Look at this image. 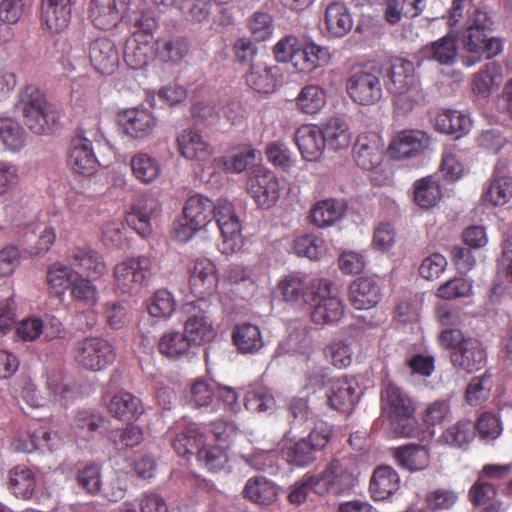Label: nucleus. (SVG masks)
Instances as JSON below:
<instances>
[{
    "mask_svg": "<svg viewBox=\"0 0 512 512\" xmlns=\"http://www.w3.org/2000/svg\"><path fill=\"white\" fill-rule=\"evenodd\" d=\"M185 219L194 225L205 228L212 219L220 231L221 241L218 244L222 254H232L242 246V226L234 205L226 200H218L215 204L207 197L197 194L189 197L184 205Z\"/></svg>",
    "mask_w": 512,
    "mask_h": 512,
    "instance_id": "nucleus-1",
    "label": "nucleus"
},
{
    "mask_svg": "<svg viewBox=\"0 0 512 512\" xmlns=\"http://www.w3.org/2000/svg\"><path fill=\"white\" fill-rule=\"evenodd\" d=\"M494 25L492 12L486 8L473 7L467 10L466 18L460 21V25L451 31L459 35V40L465 51L474 54V60L466 58L463 64L472 67L481 58L491 59L503 50V43L499 38L486 35V31L492 30Z\"/></svg>",
    "mask_w": 512,
    "mask_h": 512,
    "instance_id": "nucleus-2",
    "label": "nucleus"
},
{
    "mask_svg": "<svg viewBox=\"0 0 512 512\" xmlns=\"http://www.w3.org/2000/svg\"><path fill=\"white\" fill-rule=\"evenodd\" d=\"M383 79L387 91L394 97V106L398 113H409L422 100L423 94L413 62L397 59L386 71Z\"/></svg>",
    "mask_w": 512,
    "mask_h": 512,
    "instance_id": "nucleus-3",
    "label": "nucleus"
},
{
    "mask_svg": "<svg viewBox=\"0 0 512 512\" xmlns=\"http://www.w3.org/2000/svg\"><path fill=\"white\" fill-rule=\"evenodd\" d=\"M382 409L388 416L389 430L396 437H413L416 433L414 406L411 398L395 384L382 391Z\"/></svg>",
    "mask_w": 512,
    "mask_h": 512,
    "instance_id": "nucleus-4",
    "label": "nucleus"
},
{
    "mask_svg": "<svg viewBox=\"0 0 512 512\" xmlns=\"http://www.w3.org/2000/svg\"><path fill=\"white\" fill-rule=\"evenodd\" d=\"M20 108L25 124L35 134L50 133L60 119L57 108L34 86H27L22 91Z\"/></svg>",
    "mask_w": 512,
    "mask_h": 512,
    "instance_id": "nucleus-5",
    "label": "nucleus"
},
{
    "mask_svg": "<svg viewBox=\"0 0 512 512\" xmlns=\"http://www.w3.org/2000/svg\"><path fill=\"white\" fill-rule=\"evenodd\" d=\"M358 474L354 458H335L321 473L315 475V493L319 495H348L358 482Z\"/></svg>",
    "mask_w": 512,
    "mask_h": 512,
    "instance_id": "nucleus-6",
    "label": "nucleus"
},
{
    "mask_svg": "<svg viewBox=\"0 0 512 512\" xmlns=\"http://www.w3.org/2000/svg\"><path fill=\"white\" fill-rule=\"evenodd\" d=\"M383 78L384 73L379 66L365 65L354 68L346 81L347 93L356 104L374 105L382 98Z\"/></svg>",
    "mask_w": 512,
    "mask_h": 512,
    "instance_id": "nucleus-7",
    "label": "nucleus"
},
{
    "mask_svg": "<svg viewBox=\"0 0 512 512\" xmlns=\"http://www.w3.org/2000/svg\"><path fill=\"white\" fill-rule=\"evenodd\" d=\"M326 278L314 277L300 273H292L281 278L275 293L293 305L312 304L315 293L327 288Z\"/></svg>",
    "mask_w": 512,
    "mask_h": 512,
    "instance_id": "nucleus-8",
    "label": "nucleus"
},
{
    "mask_svg": "<svg viewBox=\"0 0 512 512\" xmlns=\"http://www.w3.org/2000/svg\"><path fill=\"white\" fill-rule=\"evenodd\" d=\"M155 268V261L148 256L125 259L114 268L118 288L124 293L137 292L148 283Z\"/></svg>",
    "mask_w": 512,
    "mask_h": 512,
    "instance_id": "nucleus-9",
    "label": "nucleus"
},
{
    "mask_svg": "<svg viewBox=\"0 0 512 512\" xmlns=\"http://www.w3.org/2000/svg\"><path fill=\"white\" fill-rule=\"evenodd\" d=\"M210 302L207 299H197L184 304L183 309L187 314L184 324V335L192 346L204 344L215 336V329L207 310Z\"/></svg>",
    "mask_w": 512,
    "mask_h": 512,
    "instance_id": "nucleus-10",
    "label": "nucleus"
},
{
    "mask_svg": "<svg viewBox=\"0 0 512 512\" xmlns=\"http://www.w3.org/2000/svg\"><path fill=\"white\" fill-rule=\"evenodd\" d=\"M74 359L83 368L101 371L115 360L111 344L100 337H87L75 345Z\"/></svg>",
    "mask_w": 512,
    "mask_h": 512,
    "instance_id": "nucleus-11",
    "label": "nucleus"
},
{
    "mask_svg": "<svg viewBox=\"0 0 512 512\" xmlns=\"http://www.w3.org/2000/svg\"><path fill=\"white\" fill-rule=\"evenodd\" d=\"M247 192L258 207L269 209L278 202L282 186L278 177L270 170L260 168L248 178Z\"/></svg>",
    "mask_w": 512,
    "mask_h": 512,
    "instance_id": "nucleus-12",
    "label": "nucleus"
},
{
    "mask_svg": "<svg viewBox=\"0 0 512 512\" xmlns=\"http://www.w3.org/2000/svg\"><path fill=\"white\" fill-rule=\"evenodd\" d=\"M66 161L68 167L77 174L91 176L99 167L98 158L90 139L84 136L73 138L69 144Z\"/></svg>",
    "mask_w": 512,
    "mask_h": 512,
    "instance_id": "nucleus-13",
    "label": "nucleus"
},
{
    "mask_svg": "<svg viewBox=\"0 0 512 512\" xmlns=\"http://www.w3.org/2000/svg\"><path fill=\"white\" fill-rule=\"evenodd\" d=\"M328 284L327 288L318 290L315 293V299L310 306H313L311 311V319L315 324L325 325L338 322L344 313V306L337 293L332 289V282L326 279Z\"/></svg>",
    "mask_w": 512,
    "mask_h": 512,
    "instance_id": "nucleus-14",
    "label": "nucleus"
},
{
    "mask_svg": "<svg viewBox=\"0 0 512 512\" xmlns=\"http://www.w3.org/2000/svg\"><path fill=\"white\" fill-rule=\"evenodd\" d=\"M119 124L123 133L134 140L148 138L157 126V118L144 107H133L119 114Z\"/></svg>",
    "mask_w": 512,
    "mask_h": 512,
    "instance_id": "nucleus-15",
    "label": "nucleus"
},
{
    "mask_svg": "<svg viewBox=\"0 0 512 512\" xmlns=\"http://www.w3.org/2000/svg\"><path fill=\"white\" fill-rule=\"evenodd\" d=\"M189 286L197 299H207L217 289L218 275L215 264L208 258L200 257L189 268Z\"/></svg>",
    "mask_w": 512,
    "mask_h": 512,
    "instance_id": "nucleus-16",
    "label": "nucleus"
},
{
    "mask_svg": "<svg viewBox=\"0 0 512 512\" xmlns=\"http://www.w3.org/2000/svg\"><path fill=\"white\" fill-rule=\"evenodd\" d=\"M356 164L368 171L379 168L384 156V143L375 132L363 133L357 137L353 148Z\"/></svg>",
    "mask_w": 512,
    "mask_h": 512,
    "instance_id": "nucleus-17",
    "label": "nucleus"
},
{
    "mask_svg": "<svg viewBox=\"0 0 512 512\" xmlns=\"http://www.w3.org/2000/svg\"><path fill=\"white\" fill-rule=\"evenodd\" d=\"M78 0H42L40 20L51 33H60L70 24Z\"/></svg>",
    "mask_w": 512,
    "mask_h": 512,
    "instance_id": "nucleus-18",
    "label": "nucleus"
},
{
    "mask_svg": "<svg viewBox=\"0 0 512 512\" xmlns=\"http://www.w3.org/2000/svg\"><path fill=\"white\" fill-rule=\"evenodd\" d=\"M362 392L355 378L343 377L331 382L327 392L328 405L338 411H351Z\"/></svg>",
    "mask_w": 512,
    "mask_h": 512,
    "instance_id": "nucleus-19",
    "label": "nucleus"
},
{
    "mask_svg": "<svg viewBox=\"0 0 512 512\" xmlns=\"http://www.w3.org/2000/svg\"><path fill=\"white\" fill-rule=\"evenodd\" d=\"M131 0H91L89 17L99 29H110L124 18Z\"/></svg>",
    "mask_w": 512,
    "mask_h": 512,
    "instance_id": "nucleus-20",
    "label": "nucleus"
},
{
    "mask_svg": "<svg viewBox=\"0 0 512 512\" xmlns=\"http://www.w3.org/2000/svg\"><path fill=\"white\" fill-rule=\"evenodd\" d=\"M429 144L430 137L424 131L404 130L391 141L389 153L395 159L412 158L427 149Z\"/></svg>",
    "mask_w": 512,
    "mask_h": 512,
    "instance_id": "nucleus-21",
    "label": "nucleus"
},
{
    "mask_svg": "<svg viewBox=\"0 0 512 512\" xmlns=\"http://www.w3.org/2000/svg\"><path fill=\"white\" fill-rule=\"evenodd\" d=\"M62 443V438L57 432L41 430H19L13 437L11 447L14 451L31 453L37 449L53 451Z\"/></svg>",
    "mask_w": 512,
    "mask_h": 512,
    "instance_id": "nucleus-22",
    "label": "nucleus"
},
{
    "mask_svg": "<svg viewBox=\"0 0 512 512\" xmlns=\"http://www.w3.org/2000/svg\"><path fill=\"white\" fill-rule=\"evenodd\" d=\"M176 142L178 152L187 160L205 162L213 154V148L209 142L193 128L182 130L177 135Z\"/></svg>",
    "mask_w": 512,
    "mask_h": 512,
    "instance_id": "nucleus-23",
    "label": "nucleus"
},
{
    "mask_svg": "<svg viewBox=\"0 0 512 512\" xmlns=\"http://www.w3.org/2000/svg\"><path fill=\"white\" fill-rule=\"evenodd\" d=\"M89 58L93 67L101 74H112L120 62L115 43L108 38H97L89 47Z\"/></svg>",
    "mask_w": 512,
    "mask_h": 512,
    "instance_id": "nucleus-24",
    "label": "nucleus"
},
{
    "mask_svg": "<svg viewBox=\"0 0 512 512\" xmlns=\"http://www.w3.org/2000/svg\"><path fill=\"white\" fill-rule=\"evenodd\" d=\"M486 352L481 342L474 338H467L451 354V361L455 367L472 373L481 369L486 363Z\"/></svg>",
    "mask_w": 512,
    "mask_h": 512,
    "instance_id": "nucleus-25",
    "label": "nucleus"
},
{
    "mask_svg": "<svg viewBox=\"0 0 512 512\" xmlns=\"http://www.w3.org/2000/svg\"><path fill=\"white\" fill-rule=\"evenodd\" d=\"M381 299V288L376 280L370 277H359L349 287V301L358 310L375 307Z\"/></svg>",
    "mask_w": 512,
    "mask_h": 512,
    "instance_id": "nucleus-26",
    "label": "nucleus"
},
{
    "mask_svg": "<svg viewBox=\"0 0 512 512\" xmlns=\"http://www.w3.org/2000/svg\"><path fill=\"white\" fill-rule=\"evenodd\" d=\"M127 6L124 18H126L130 29L131 37L138 39L155 40L154 33L158 28V20L154 11L150 8Z\"/></svg>",
    "mask_w": 512,
    "mask_h": 512,
    "instance_id": "nucleus-27",
    "label": "nucleus"
},
{
    "mask_svg": "<svg viewBox=\"0 0 512 512\" xmlns=\"http://www.w3.org/2000/svg\"><path fill=\"white\" fill-rule=\"evenodd\" d=\"M295 143L302 158L306 161L319 160L325 146L319 125H303L299 127L294 136Z\"/></svg>",
    "mask_w": 512,
    "mask_h": 512,
    "instance_id": "nucleus-28",
    "label": "nucleus"
},
{
    "mask_svg": "<svg viewBox=\"0 0 512 512\" xmlns=\"http://www.w3.org/2000/svg\"><path fill=\"white\" fill-rule=\"evenodd\" d=\"M325 149L338 152L346 150L352 142V132L345 120L332 117L319 125Z\"/></svg>",
    "mask_w": 512,
    "mask_h": 512,
    "instance_id": "nucleus-29",
    "label": "nucleus"
},
{
    "mask_svg": "<svg viewBox=\"0 0 512 512\" xmlns=\"http://www.w3.org/2000/svg\"><path fill=\"white\" fill-rule=\"evenodd\" d=\"M70 264L79 268L88 277L100 278L107 272V265L102 255L90 246H77L69 255Z\"/></svg>",
    "mask_w": 512,
    "mask_h": 512,
    "instance_id": "nucleus-30",
    "label": "nucleus"
},
{
    "mask_svg": "<svg viewBox=\"0 0 512 512\" xmlns=\"http://www.w3.org/2000/svg\"><path fill=\"white\" fill-rule=\"evenodd\" d=\"M160 212V205L154 198L140 200L127 216L128 225L140 236L147 237L152 232V220Z\"/></svg>",
    "mask_w": 512,
    "mask_h": 512,
    "instance_id": "nucleus-31",
    "label": "nucleus"
},
{
    "mask_svg": "<svg viewBox=\"0 0 512 512\" xmlns=\"http://www.w3.org/2000/svg\"><path fill=\"white\" fill-rule=\"evenodd\" d=\"M503 81L502 66L495 62H488L479 71L473 74L471 81L472 92L481 98H488L497 90Z\"/></svg>",
    "mask_w": 512,
    "mask_h": 512,
    "instance_id": "nucleus-32",
    "label": "nucleus"
},
{
    "mask_svg": "<svg viewBox=\"0 0 512 512\" xmlns=\"http://www.w3.org/2000/svg\"><path fill=\"white\" fill-rule=\"evenodd\" d=\"M454 36L459 38V35L455 31L452 32L449 26L448 35L425 45L420 50L421 59L435 61L441 65L454 64L457 57V46Z\"/></svg>",
    "mask_w": 512,
    "mask_h": 512,
    "instance_id": "nucleus-33",
    "label": "nucleus"
},
{
    "mask_svg": "<svg viewBox=\"0 0 512 512\" xmlns=\"http://www.w3.org/2000/svg\"><path fill=\"white\" fill-rule=\"evenodd\" d=\"M156 57L155 40L130 37L126 42L124 61L133 70L145 69Z\"/></svg>",
    "mask_w": 512,
    "mask_h": 512,
    "instance_id": "nucleus-34",
    "label": "nucleus"
},
{
    "mask_svg": "<svg viewBox=\"0 0 512 512\" xmlns=\"http://www.w3.org/2000/svg\"><path fill=\"white\" fill-rule=\"evenodd\" d=\"M279 76L280 69L278 66L255 61L251 63L246 74V82L258 92L270 93L274 91Z\"/></svg>",
    "mask_w": 512,
    "mask_h": 512,
    "instance_id": "nucleus-35",
    "label": "nucleus"
},
{
    "mask_svg": "<svg viewBox=\"0 0 512 512\" xmlns=\"http://www.w3.org/2000/svg\"><path fill=\"white\" fill-rule=\"evenodd\" d=\"M399 484V475L392 467L380 466L373 472L369 491L374 500L384 501L399 489Z\"/></svg>",
    "mask_w": 512,
    "mask_h": 512,
    "instance_id": "nucleus-36",
    "label": "nucleus"
},
{
    "mask_svg": "<svg viewBox=\"0 0 512 512\" xmlns=\"http://www.w3.org/2000/svg\"><path fill=\"white\" fill-rule=\"evenodd\" d=\"M324 23L331 36L341 38L352 30L354 21L344 3L331 2L325 9Z\"/></svg>",
    "mask_w": 512,
    "mask_h": 512,
    "instance_id": "nucleus-37",
    "label": "nucleus"
},
{
    "mask_svg": "<svg viewBox=\"0 0 512 512\" xmlns=\"http://www.w3.org/2000/svg\"><path fill=\"white\" fill-rule=\"evenodd\" d=\"M232 341L241 354H255L264 346L260 328L250 322H244L234 326Z\"/></svg>",
    "mask_w": 512,
    "mask_h": 512,
    "instance_id": "nucleus-38",
    "label": "nucleus"
},
{
    "mask_svg": "<svg viewBox=\"0 0 512 512\" xmlns=\"http://www.w3.org/2000/svg\"><path fill=\"white\" fill-rule=\"evenodd\" d=\"M346 207L345 204L337 199H325L316 202L310 211V220L315 226L325 228L333 225L340 220Z\"/></svg>",
    "mask_w": 512,
    "mask_h": 512,
    "instance_id": "nucleus-39",
    "label": "nucleus"
},
{
    "mask_svg": "<svg viewBox=\"0 0 512 512\" xmlns=\"http://www.w3.org/2000/svg\"><path fill=\"white\" fill-rule=\"evenodd\" d=\"M47 389L51 399L66 406L78 395V386L74 379L61 372H52L47 377Z\"/></svg>",
    "mask_w": 512,
    "mask_h": 512,
    "instance_id": "nucleus-40",
    "label": "nucleus"
},
{
    "mask_svg": "<svg viewBox=\"0 0 512 512\" xmlns=\"http://www.w3.org/2000/svg\"><path fill=\"white\" fill-rule=\"evenodd\" d=\"M397 463L409 471H421L430 463V454L425 446L409 444L393 449Z\"/></svg>",
    "mask_w": 512,
    "mask_h": 512,
    "instance_id": "nucleus-41",
    "label": "nucleus"
},
{
    "mask_svg": "<svg viewBox=\"0 0 512 512\" xmlns=\"http://www.w3.org/2000/svg\"><path fill=\"white\" fill-rule=\"evenodd\" d=\"M243 495L251 502L268 506L274 503L278 496L276 485L262 476L250 478L243 489Z\"/></svg>",
    "mask_w": 512,
    "mask_h": 512,
    "instance_id": "nucleus-42",
    "label": "nucleus"
},
{
    "mask_svg": "<svg viewBox=\"0 0 512 512\" xmlns=\"http://www.w3.org/2000/svg\"><path fill=\"white\" fill-rule=\"evenodd\" d=\"M511 197L512 178L505 171L496 169L492 181L483 193V201L492 206H503Z\"/></svg>",
    "mask_w": 512,
    "mask_h": 512,
    "instance_id": "nucleus-43",
    "label": "nucleus"
},
{
    "mask_svg": "<svg viewBox=\"0 0 512 512\" xmlns=\"http://www.w3.org/2000/svg\"><path fill=\"white\" fill-rule=\"evenodd\" d=\"M133 176L143 184L154 183L162 172L159 160L146 152L136 153L130 160Z\"/></svg>",
    "mask_w": 512,
    "mask_h": 512,
    "instance_id": "nucleus-44",
    "label": "nucleus"
},
{
    "mask_svg": "<svg viewBox=\"0 0 512 512\" xmlns=\"http://www.w3.org/2000/svg\"><path fill=\"white\" fill-rule=\"evenodd\" d=\"M217 384L205 379H197L192 383L188 394L189 404L198 409L214 413L217 412V402L215 401Z\"/></svg>",
    "mask_w": 512,
    "mask_h": 512,
    "instance_id": "nucleus-45",
    "label": "nucleus"
},
{
    "mask_svg": "<svg viewBox=\"0 0 512 512\" xmlns=\"http://www.w3.org/2000/svg\"><path fill=\"white\" fill-rule=\"evenodd\" d=\"M108 409L118 419H138L144 413L141 400L126 391L115 394L108 403Z\"/></svg>",
    "mask_w": 512,
    "mask_h": 512,
    "instance_id": "nucleus-46",
    "label": "nucleus"
},
{
    "mask_svg": "<svg viewBox=\"0 0 512 512\" xmlns=\"http://www.w3.org/2000/svg\"><path fill=\"white\" fill-rule=\"evenodd\" d=\"M105 418L94 410H78L72 422L71 428L74 435L82 440H90L100 432Z\"/></svg>",
    "mask_w": 512,
    "mask_h": 512,
    "instance_id": "nucleus-47",
    "label": "nucleus"
},
{
    "mask_svg": "<svg viewBox=\"0 0 512 512\" xmlns=\"http://www.w3.org/2000/svg\"><path fill=\"white\" fill-rule=\"evenodd\" d=\"M189 50L188 42L182 37L155 39L156 57L164 63L178 64Z\"/></svg>",
    "mask_w": 512,
    "mask_h": 512,
    "instance_id": "nucleus-48",
    "label": "nucleus"
},
{
    "mask_svg": "<svg viewBox=\"0 0 512 512\" xmlns=\"http://www.w3.org/2000/svg\"><path fill=\"white\" fill-rule=\"evenodd\" d=\"M281 452L288 463L298 467L307 466L315 459V449L306 438L296 442H291L287 438L284 439Z\"/></svg>",
    "mask_w": 512,
    "mask_h": 512,
    "instance_id": "nucleus-49",
    "label": "nucleus"
},
{
    "mask_svg": "<svg viewBox=\"0 0 512 512\" xmlns=\"http://www.w3.org/2000/svg\"><path fill=\"white\" fill-rule=\"evenodd\" d=\"M442 197L439 182L433 176H427L414 183V201L418 206L429 209L436 206Z\"/></svg>",
    "mask_w": 512,
    "mask_h": 512,
    "instance_id": "nucleus-50",
    "label": "nucleus"
},
{
    "mask_svg": "<svg viewBox=\"0 0 512 512\" xmlns=\"http://www.w3.org/2000/svg\"><path fill=\"white\" fill-rule=\"evenodd\" d=\"M204 443V435L196 423H189L184 430L177 434L172 442L173 448L180 456L198 453Z\"/></svg>",
    "mask_w": 512,
    "mask_h": 512,
    "instance_id": "nucleus-51",
    "label": "nucleus"
},
{
    "mask_svg": "<svg viewBox=\"0 0 512 512\" xmlns=\"http://www.w3.org/2000/svg\"><path fill=\"white\" fill-rule=\"evenodd\" d=\"M9 483L12 493L22 499H30L36 487V479L32 470L21 465L10 470Z\"/></svg>",
    "mask_w": 512,
    "mask_h": 512,
    "instance_id": "nucleus-52",
    "label": "nucleus"
},
{
    "mask_svg": "<svg viewBox=\"0 0 512 512\" xmlns=\"http://www.w3.org/2000/svg\"><path fill=\"white\" fill-rule=\"evenodd\" d=\"M475 425L470 420H459L448 427L439 437V442L454 448H463L475 436Z\"/></svg>",
    "mask_w": 512,
    "mask_h": 512,
    "instance_id": "nucleus-53",
    "label": "nucleus"
},
{
    "mask_svg": "<svg viewBox=\"0 0 512 512\" xmlns=\"http://www.w3.org/2000/svg\"><path fill=\"white\" fill-rule=\"evenodd\" d=\"M27 134L24 128L12 118H0V141L12 152L21 150L26 144Z\"/></svg>",
    "mask_w": 512,
    "mask_h": 512,
    "instance_id": "nucleus-54",
    "label": "nucleus"
},
{
    "mask_svg": "<svg viewBox=\"0 0 512 512\" xmlns=\"http://www.w3.org/2000/svg\"><path fill=\"white\" fill-rule=\"evenodd\" d=\"M244 406L250 412H268L275 408V399L268 388L254 384L246 390Z\"/></svg>",
    "mask_w": 512,
    "mask_h": 512,
    "instance_id": "nucleus-55",
    "label": "nucleus"
},
{
    "mask_svg": "<svg viewBox=\"0 0 512 512\" xmlns=\"http://www.w3.org/2000/svg\"><path fill=\"white\" fill-rule=\"evenodd\" d=\"M192 345L184 333L169 331L162 335L158 348L161 354L169 358H181L189 354Z\"/></svg>",
    "mask_w": 512,
    "mask_h": 512,
    "instance_id": "nucleus-56",
    "label": "nucleus"
},
{
    "mask_svg": "<svg viewBox=\"0 0 512 512\" xmlns=\"http://www.w3.org/2000/svg\"><path fill=\"white\" fill-rule=\"evenodd\" d=\"M326 104V93L318 85H306L296 98L299 110L306 114L318 113Z\"/></svg>",
    "mask_w": 512,
    "mask_h": 512,
    "instance_id": "nucleus-57",
    "label": "nucleus"
},
{
    "mask_svg": "<svg viewBox=\"0 0 512 512\" xmlns=\"http://www.w3.org/2000/svg\"><path fill=\"white\" fill-rule=\"evenodd\" d=\"M293 250L298 256L317 260L325 254L326 245L322 237L315 234H305L294 239Z\"/></svg>",
    "mask_w": 512,
    "mask_h": 512,
    "instance_id": "nucleus-58",
    "label": "nucleus"
},
{
    "mask_svg": "<svg viewBox=\"0 0 512 512\" xmlns=\"http://www.w3.org/2000/svg\"><path fill=\"white\" fill-rule=\"evenodd\" d=\"M28 232L36 234L38 240L35 246L30 247L28 252L31 256H39L47 253L56 239L55 229L48 224L32 222L26 226Z\"/></svg>",
    "mask_w": 512,
    "mask_h": 512,
    "instance_id": "nucleus-59",
    "label": "nucleus"
},
{
    "mask_svg": "<svg viewBox=\"0 0 512 512\" xmlns=\"http://www.w3.org/2000/svg\"><path fill=\"white\" fill-rule=\"evenodd\" d=\"M78 275L72 267L56 262L49 268L47 280L52 289L57 293H63L64 290L71 288Z\"/></svg>",
    "mask_w": 512,
    "mask_h": 512,
    "instance_id": "nucleus-60",
    "label": "nucleus"
},
{
    "mask_svg": "<svg viewBox=\"0 0 512 512\" xmlns=\"http://www.w3.org/2000/svg\"><path fill=\"white\" fill-rule=\"evenodd\" d=\"M493 387L492 375L485 372L481 376L473 377L466 388V400L472 405H480L485 402Z\"/></svg>",
    "mask_w": 512,
    "mask_h": 512,
    "instance_id": "nucleus-61",
    "label": "nucleus"
},
{
    "mask_svg": "<svg viewBox=\"0 0 512 512\" xmlns=\"http://www.w3.org/2000/svg\"><path fill=\"white\" fill-rule=\"evenodd\" d=\"M147 308L152 317L168 319L176 309V301L170 291L160 289L153 294Z\"/></svg>",
    "mask_w": 512,
    "mask_h": 512,
    "instance_id": "nucleus-62",
    "label": "nucleus"
},
{
    "mask_svg": "<svg viewBox=\"0 0 512 512\" xmlns=\"http://www.w3.org/2000/svg\"><path fill=\"white\" fill-rule=\"evenodd\" d=\"M420 301L416 295L411 293L406 294L396 305L395 319L402 325H414L419 320Z\"/></svg>",
    "mask_w": 512,
    "mask_h": 512,
    "instance_id": "nucleus-63",
    "label": "nucleus"
},
{
    "mask_svg": "<svg viewBox=\"0 0 512 512\" xmlns=\"http://www.w3.org/2000/svg\"><path fill=\"white\" fill-rule=\"evenodd\" d=\"M109 438L115 448L122 451L139 445L143 440V430L138 425L130 424L123 429L112 431Z\"/></svg>",
    "mask_w": 512,
    "mask_h": 512,
    "instance_id": "nucleus-64",
    "label": "nucleus"
}]
</instances>
